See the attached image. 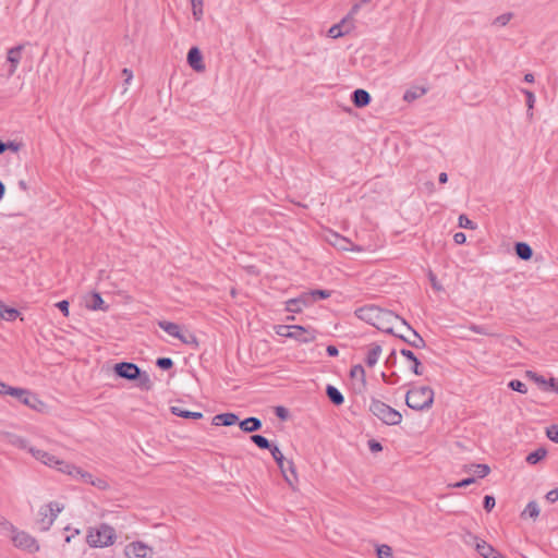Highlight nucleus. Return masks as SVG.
I'll return each mask as SVG.
<instances>
[{"mask_svg":"<svg viewBox=\"0 0 558 558\" xmlns=\"http://www.w3.org/2000/svg\"><path fill=\"white\" fill-rule=\"evenodd\" d=\"M546 500L554 504L558 500V488L551 489L546 494Z\"/></svg>","mask_w":558,"mask_h":558,"instance_id":"nucleus-55","label":"nucleus"},{"mask_svg":"<svg viewBox=\"0 0 558 558\" xmlns=\"http://www.w3.org/2000/svg\"><path fill=\"white\" fill-rule=\"evenodd\" d=\"M459 227L469 229V230L476 229L475 222H473L471 219H469L465 215L459 216Z\"/></svg>","mask_w":558,"mask_h":558,"instance_id":"nucleus-47","label":"nucleus"},{"mask_svg":"<svg viewBox=\"0 0 558 558\" xmlns=\"http://www.w3.org/2000/svg\"><path fill=\"white\" fill-rule=\"evenodd\" d=\"M156 365L161 369H170L173 366V361L170 357H159Z\"/></svg>","mask_w":558,"mask_h":558,"instance_id":"nucleus-51","label":"nucleus"},{"mask_svg":"<svg viewBox=\"0 0 558 558\" xmlns=\"http://www.w3.org/2000/svg\"><path fill=\"white\" fill-rule=\"evenodd\" d=\"M5 438L9 445L14 446L16 448L25 449L28 451V448L31 447L27 439H25L22 436L15 434H8Z\"/></svg>","mask_w":558,"mask_h":558,"instance_id":"nucleus-29","label":"nucleus"},{"mask_svg":"<svg viewBox=\"0 0 558 558\" xmlns=\"http://www.w3.org/2000/svg\"><path fill=\"white\" fill-rule=\"evenodd\" d=\"M305 294H306V296H308V301L312 304V303H314L318 299H327V298H329L330 296V291L317 289V290H313L311 292H306Z\"/></svg>","mask_w":558,"mask_h":558,"instance_id":"nucleus-36","label":"nucleus"},{"mask_svg":"<svg viewBox=\"0 0 558 558\" xmlns=\"http://www.w3.org/2000/svg\"><path fill=\"white\" fill-rule=\"evenodd\" d=\"M72 480L81 481L86 484H90L99 489H106L108 484L102 478H94V476L81 469L72 468Z\"/></svg>","mask_w":558,"mask_h":558,"instance_id":"nucleus-11","label":"nucleus"},{"mask_svg":"<svg viewBox=\"0 0 558 558\" xmlns=\"http://www.w3.org/2000/svg\"><path fill=\"white\" fill-rule=\"evenodd\" d=\"M353 27V24L349 23V17H344L341 20L340 23L332 25L328 31V36L331 38H338L345 34H348L351 28Z\"/></svg>","mask_w":558,"mask_h":558,"instance_id":"nucleus-18","label":"nucleus"},{"mask_svg":"<svg viewBox=\"0 0 558 558\" xmlns=\"http://www.w3.org/2000/svg\"><path fill=\"white\" fill-rule=\"evenodd\" d=\"M282 329L288 330V332H279L282 336L295 339L302 343H308L316 339V331L313 329H306L302 326H282Z\"/></svg>","mask_w":558,"mask_h":558,"instance_id":"nucleus-8","label":"nucleus"},{"mask_svg":"<svg viewBox=\"0 0 558 558\" xmlns=\"http://www.w3.org/2000/svg\"><path fill=\"white\" fill-rule=\"evenodd\" d=\"M369 411L386 425H399L402 414L378 399H372Z\"/></svg>","mask_w":558,"mask_h":558,"instance_id":"nucleus-5","label":"nucleus"},{"mask_svg":"<svg viewBox=\"0 0 558 558\" xmlns=\"http://www.w3.org/2000/svg\"><path fill=\"white\" fill-rule=\"evenodd\" d=\"M28 391V389L11 387L8 395L16 398L20 402H22V399H24Z\"/></svg>","mask_w":558,"mask_h":558,"instance_id":"nucleus-48","label":"nucleus"},{"mask_svg":"<svg viewBox=\"0 0 558 558\" xmlns=\"http://www.w3.org/2000/svg\"><path fill=\"white\" fill-rule=\"evenodd\" d=\"M262 421L258 417L250 416L239 423V426L244 433H253L262 428Z\"/></svg>","mask_w":558,"mask_h":558,"instance_id":"nucleus-21","label":"nucleus"},{"mask_svg":"<svg viewBox=\"0 0 558 558\" xmlns=\"http://www.w3.org/2000/svg\"><path fill=\"white\" fill-rule=\"evenodd\" d=\"M521 92L525 95V98H526L527 116L532 117L533 116L532 109L534 108V104L536 100L535 95H534V93H532L529 89H522Z\"/></svg>","mask_w":558,"mask_h":558,"instance_id":"nucleus-40","label":"nucleus"},{"mask_svg":"<svg viewBox=\"0 0 558 558\" xmlns=\"http://www.w3.org/2000/svg\"><path fill=\"white\" fill-rule=\"evenodd\" d=\"M269 450H270V453H271L274 460L276 461V463L278 464L279 469L281 470V472H282V474L284 476V480L289 483V485L292 486V480L287 474L286 464L288 465V470L290 471L292 477L294 480H296V471H295L293 462L292 461H286L282 452L280 451V449L277 446H271L269 448Z\"/></svg>","mask_w":558,"mask_h":558,"instance_id":"nucleus-9","label":"nucleus"},{"mask_svg":"<svg viewBox=\"0 0 558 558\" xmlns=\"http://www.w3.org/2000/svg\"><path fill=\"white\" fill-rule=\"evenodd\" d=\"M122 75L124 76V84H126V85H128V84H130V82H131V81H132V78H133V73H132V71H131L130 69L124 68V69L122 70Z\"/></svg>","mask_w":558,"mask_h":558,"instance_id":"nucleus-59","label":"nucleus"},{"mask_svg":"<svg viewBox=\"0 0 558 558\" xmlns=\"http://www.w3.org/2000/svg\"><path fill=\"white\" fill-rule=\"evenodd\" d=\"M22 403L36 412H47V405L32 391H28L24 399H22Z\"/></svg>","mask_w":558,"mask_h":558,"instance_id":"nucleus-16","label":"nucleus"},{"mask_svg":"<svg viewBox=\"0 0 558 558\" xmlns=\"http://www.w3.org/2000/svg\"><path fill=\"white\" fill-rule=\"evenodd\" d=\"M2 526L11 533L10 537L15 547L28 553H36L39 550L37 541L27 532L19 531L10 522H3Z\"/></svg>","mask_w":558,"mask_h":558,"instance_id":"nucleus-6","label":"nucleus"},{"mask_svg":"<svg viewBox=\"0 0 558 558\" xmlns=\"http://www.w3.org/2000/svg\"><path fill=\"white\" fill-rule=\"evenodd\" d=\"M337 239H338L339 243H336V244L339 245V247L341 250H351V251H357V252L362 251V248L360 246H353L351 244V242L344 238H339L337 235Z\"/></svg>","mask_w":558,"mask_h":558,"instance_id":"nucleus-44","label":"nucleus"},{"mask_svg":"<svg viewBox=\"0 0 558 558\" xmlns=\"http://www.w3.org/2000/svg\"><path fill=\"white\" fill-rule=\"evenodd\" d=\"M400 353H401L402 356H404L405 359L411 361V363H412L411 371L415 375H422L423 374V368L421 367V362L418 361V359L415 356V354L411 350L401 349Z\"/></svg>","mask_w":558,"mask_h":558,"instance_id":"nucleus-23","label":"nucleus"},{"mask_svg":"<svg viewBox=\"0 0 558 558\" xmlns=\"http://www.w3.org/2000/svg\"><path fill=\"white\" fill-rule=\"evenodd\" d=\"M381 354V347L379 344H372L371 349L367 352L365 362L367 366L373 367L378 362V359Z\"/></svg>","mask_w":558,"mask_h":558,"instance_id":"nucleus-28","label":"nucleus"},{"mask_svg":"<svg viewBox=\"0 0 558 558\" xmlns=\"http://www.w3.org/2000/svg\"><path fill=\"white\" fill-rule=\"evenodd\" d=\"M124 554L126 558H151L153 549L142 542H133L125 547Z\"/></svg>","mask_w":558,"mask_h":558,"instance_id":"nucleus-10","label":"nucleus"},{"mask_svg":"<svg viewBox=\"0 0 558 558\" xmlns=\"http://www.w3.org/2000/svg\"><path fill=\"white\" fill-rule=\"evenodd\" d=\"M170 410L173 415H177V416H180L183 418L199 420L203 417L202 412L189 411V410L183 409L181 405H172L170 408Z\"/></svg>","mask_w":558,"mask_h":558,"instance_id":"nucleus-24","label":"nucleus"},{"mask_svg":"<svg viewBox=\"0 0 558 558\" xmlns=\"http://www.w3.org/2000/svg\"><path fill=\"white\" fill-rule=\"evenodd\" d=\"M116 537L114 529L102 523L89 529L86 541L90 547H107L114 543Z\"/></svg>","mask_w":558,"mask_h":558,"instance_id":"nucleus-3","label":"nucleus"},{"mask_svg":"<svg viewBox=\"0 0 558 558\" xmlns=\"http://www.w3.org/2000/svg\"><path fill=\"white\" fill-rule=\"evenodd\" d=\"M405 402L413 410H428L434 403V390L428 386L414 387L407 392Z\"/></svg>","mask_w":558,"mask_h":558,"instance_id":"nucleus-2","label":"nucleus"},{"mask_svg":"<svg viewBox=\"0 0 558 558\" xmlns=\"http://www.w3.org/2000/svg\"><path fill=\"white\" fill-rule=\"evenodd\" d=\"M546 436L554 442L558 444V425L553 424L546 428Z\"/></svg>","mask_w":558,"mask_h":558,"instance_id":"nucleus-49","label":"nucleus"},{"mask_svg":"<svg viewBox=\"0 0 558 558\" xmlns=\"http://www.w3.org/2000/svg\"><path fill=\"white\" fill-rule=\"evenodd\" d=\"M105 302L99 293H93L85 300V305L87 308L97 311L102 310L106 311L107 306H104Z\"/></svg>","mask_w":558,"mask_h":558,"instance_id":"nucleus-25","label":"nucleus"},{"mask_svg":"<svg viewBox=\"0 0 558 558\" xmlns=\"http://www.w3.org/2000/svg\"><path fill=\"white\" fill-rule=\"evenodd\" d=\"M251 440L260 449H268L272 446L270 441L262 435H252Z\"/></svg>","mask_w":558,"mask_h":558,"instance_id":"nucleus-38","label":"nucleus"},{"mask_svg":"<svg viewBox=\"0 0 558 558\" xmlns=\"http://www.w3.org/2000/svg\"><path fill=\"white\" fill-rule=\"evenodd\" d=\"M546 454H547L546 449L538 448L535 451L527 454L526 462L530 464H536L537 462L543 460L546 457Z\"/></svg>","mask_w":558,"mask_h":558,"instance_id":"nucleus-33","label":"nucleus"},{"mask_svg":"<svg viewBox=\"0 0 558 558\" xmlns=\"http://www.w3.org/2000/svg\"><path fill=\"white\" fill-rule=\"evenodd\" d=\"M5 144V150H11L13 153H17L21 148V144L14 141H9Z\"/></svg>","mask_w":558,"mask_h":558,"instance_id":"nucleus-56","label":"nucleus"},{"mask_svg":"<svg viewBox=\"0 0 558 558\" xmlns=\"http://www.w3.org/2000/svg\"><path fill=\"white\" fill-rule=\"evenodd\" d=\"M158 326L160 329L166 331L168 335L177 338L180 337V327L175 323L167 322V320H159Z\"/></svg>","mask_w":558,"mask_h":558,"instance_id":"nucleus-30","label":"nucleus"},{"mask_svg":"<svg viewBox=\"0 0 558 558\" xmlns=\"http://www.w3.org/2000/svg\"><path fill=\"white\" fill-rule=\"evenodd\" d=\"M181 342L185 344H194L197 345V339L193 333H182L180 332V337H177Z\"/></svg>","mask_w":558,"mask_h":558,"instance_id":"nucleus-50","label":"nucleus"},{"mask_svg":"<svg viewBox=\"0 0 558 558\" xmlns=\"http://www.w3.org/2000/svg\"><path fill=\"white\" fill-rule=\"evenodd\" d=\"M371 99L369 93L365 89L359 88L352 93V102L357 108L366 107L371 102Z\"/></svg>","mask_w":558,"mask_h":558,"instance_id":"nucleus-20","label":"nucleus"},{"mask_svg":"<svg viewBox=\"0 0 558 558\" xmlns=\"http://www.w3.org/2000/svg\"><path fill=\"white\" fill-rule=\"evenodd\" d=\"M475 548L484 558H504L492 545L483 539L475 538Z\"/></svg>","mask_w":558,"mask_h":558,"instance_id":"nucleus-17","label":"nucleus"},{"mask_svg":"<svg viewBox=\"0 0 558 558\" xmlns=\"http://www.w3.org/2000/svg\"><path fill=\"white\" fill-rule=\"evenodd\" d=\"M474 482H475L474 477H468V478H464V480H462L460 482H457L452 486L457 487V488H462V487H466V486L473 484Z\"/></svg>","mask_w":558,"mask_h":558,"instance_id":"nucleus-54","label":"nucleus"},{"mask_svg":"<svg viewBox=\"0 0 558 558\" xmlns=\"http://www.w3.org/2000/svg\"><path fill=\"white\" fill-rule=\"evenodd\" d=\"M377 557L378 558H391L392 557V549L388 545H379L376 549Z\"/></svg>","mask_w":558,"mask_h":558,"instance_id":"nucleus-42","label":"nucleus"},{"mask_svg":"<svg viewBox=\"0 0 558 558\" xmlns=\"http://www.w3.org/2000/svg\"><path fill=\"white\" fill-rule=\"evenodd\" d=\"M539 515V508L536 501H530L522 512V517L536 519Z\"/></svg>","mask_w":558,"mask_h":558,"instance_id":"nucleus-34","label":"nucleus"},{"mask_svg":"<svg viewBox=\"0 0 558 558\" xmlns=\"http://www.w3.org/2000/svg\"><path fill=\"white\" fill-rule=\"evenodd\" d=\"M193 16L196 21L203 17V0H191Z\"/></svg>","mask_w":558,"mask_h":558,"instance_id":"nucleus-39","label":"nucleus"},{"mask_svg":"<svg viewBox=\"0 0 558 558\" xmlns=\"http://www.w3.org/2000/svg\"><path fill=\"white\" fill-rule=\"evenodd\" d=\"M137 386L143 390H150L153 388V381L150 376L146 372L140 369V377H136Z\"/></svg>","mask_w":558,"mask_h":558,"instance_id":"nucleus-32","label":"nucleus"},{"mask_svg":"<svg viewBox=\"0 0 558 558\" xmlns=\"http://www.w3.org/2000/svg\"><path fill=\"white\" fill-rule=\"evenodd\" d=\"M28 452L43 464L57 469L62 473H70V464L63 459L35 447H29Z\"/></svg>","mask_w":558,"mask_h":558,"instance_id":"nucleus-7","label":"nucleus"},{"mask_svg":"<svg viewBox=\"0 0 558 558\" xmlns=\"http://www.w3.org/2000/svg\"><path fill=\"white\" fill-rule=\"evenodd\" d=\"M356 316L361 320L376 327L378 330H381L390 335H396V332L393 331V322H401L402 319L393 312L384 310L376 305H365L363 307H360L356 311Z\"/></svg>","mask_w":558,"mask_h":558,"instance_id":"nucleus-1","label":"nucleus"},{"mask_svg":"<svg viewBox=\"0 0 558 558\" xmlns=\"http://www.w3.org/2000/svg\"><path fill=\"white\" fill-rule=\"evenodd\" d=\"M368 447L372 452H378L383 449L381 445L376 440H369Z\"/></svg>","mask_w":558,"mask_h":558,"instance_id":"nucleus-58","label":"nucleus"},{"mask_svg":"<svg viewBox=\"0 0 558 558\" xmlns=\"http://www.w3.org/2000/svg\"><path fill=\"white\" fill-rule=\"evenodd\" d=\"M140 369L136 364L130 362H121L114 365V373L128 380H136V377H140Z\"/></svg>","mask_w":558,"mask_h":558,"instance_id":"nucleus-12","label":"nucleus"},{"mask_svg":"<svg viewBox=\"0 0 558 558\" xmlns=\"http://www.w3.org/2000/svg\"><path fill=\"white\" fill-rule=\"evenodd\" d=\"M496 505L495 498L493 496L486 495L483 500L484 509L490 511Z\"/></svg>","mask_w":558,"mask_h":558,"instance_id":"nucleus-52","label":"nucleus"},{"mask_svg":"<svg viewBox=\"0 0 558 558\" xmlns=\"http://www.w3.org/2000/svg\"><path fill=\"white\" fill-rule=\"evenodd\" d=\"M514 251H515L517 256L523 260L531 259V257L533 255L532 247L527 243H524V242L515 243Z\"/></svg>","mask_w":558,"mask_h":558,"instance_id":"nucleus-26","label":"nucleus"},{"mask_svg":"<svg viewBox=\"0 0 558 558\" xmlns=\"http://www.w3.org/2000/svg\"><path fill=\"white\" fill-rule=\"evenodd\" d=\"M276 415L279 417V418H282V420H286L287 416H288V411L286 408L283 407H277L276 408Z\"/></svg>","mask_w":558,"mask_h":558,"instance_id":"nucleus-61","label":"nucleus"},{"mask_svg":"<svg viewBox=\"0 0 558 558\" xmlns=\"http://www.w3.org/2000/svg\"><path fill=\"white\" fill-rule=\"evenodd\" d=\"M17 316H19L17 310H15L13 307H7L3 304V307L0 313V319H5V320L11 322V320H14Z\"/></svg>","mask_w":558,"mask_h":558,"instance_id":"nucleus-37","label":"nucleus"},{"mask_svg":"<svg viewBox=\"0 0 558 558\" xmlns=\"http://www.w3.org/2000/svg\"><path fill=\"white\" fill-rule=\"evenodd\" d=\"M401 324L403 326H405L413 335V338L412 339H409V338H405L403 335H398L396 333L395 336H397L398 338L402 339L404 342L409 343L411 347L415 348V349H422L424 348L426 344H425V341L424 339L417 333L416 330H414L405 319H401Z\"/></svg>","mask_w":558,"mask_h":558,"instance_id":"nucleus-14","label":"nucleus"},{"mask_svg":"<svg viewBox=\"0 0 558 558\" xmlns=\"http://www.w3.org/2000/svg\"><path fill=\"white\" fill-rule=\"evenodd\" d=\"M508 386L512 390L518 391L520 393H526L527 392L526 385L523 381L519 380V379L511 380Z\"/></svg>","mask_w":558,"mask_h":558,"instance_id":"nucleus-43","label":"nucleus"},{"mask_svg":"<svg viewBox=\"0 0 558 558\" xmlns=\"http://www.w3.org/2000/svg\"><path fill=\"white\" fill-rule=\"evenodd\" d=\"M360 10V4L359 3H355L352 5L349 14L345 16V17H349V23L350 24H353V16L359 12Z\"/></svg>","mask_w":558,"mask_h":558,"instance_id":"nucleus-57","label":"nucleus"},{"mask_svg":"<svg viewBox=\"0 0 558 558\" xmlns=\"http://www.w3.org/2000/svg\"><path fill=\"white\" fill-rule=\"evenodd\" d=\"M425 93H426V89L422 88V87H415L412 89H408L403 95V99L405 101H413V100L422 97L423 95H425Z\"/></svg>","mask_w":558,"mask_h":558,"instance_id":"nucleus-35","label":"nucleus"},{"mask_svg":"<svg viewBox=\"0 0 558 558\" xmlns=\"http://www.w3.org/2000/svg\"><path fill=\"white\" fill-rule=\"evenodd\" d=\"M310 304L308 296L303 293L299 298L291 299L287 302V311L291 313H300L303 307L308 306Z\"/></svg>","mask_w":558,"mask_h":558,"instance_id":"nucleus-19","label":"nucleus"},{"mask_svg":"<svg viewBox=\"0 0 558 558\" xmlns=\"http://www.w3.org/2000/svg\"><path fill=\"white\" fill-rule=\"evenodd\" d=\"M453 240L457 244H463L466 241V235L463 232H457L453 235Z\"/></svg>","mask_w":558,"mask_h":558,"instance_id":"nucleus-60","label":"nucleus"},{"mask_svg":"<svg viewBox=\"0 0 558 558\" xmlns=\"http://www.w3.org/2000/svg\"><path fill=\"white\" fill-rule=\"evenodd\" d=\"M350 375L353 378H360L362 381H365V369L362 365H354L351 371Z\"/></svg>","mask_w":558,"mask_h":558,"instance_id":"nucleus-46","label":"nucleus"},{"mask_svg":"<svg viewBox=\"0 0 558 558\" xmlns=\"http://www.w3.org/2000/svg\"><path fill=\"white\" fill-rule=\"evenodd\" d=\"M65 506L58 501H50L43 505L36 515V524L40 531H48L54 520L64 510Z\"/></svg>","mask_w":558,"mask_h":558,"instance_id":"nucleus-4","label":"nucleus"},{"mask_svg":"<svg viewBox=\"0 0 558 558\" xmlns=\"http://www.w3.org/2000/svg\"><path fill=\"white\" fill-rule=\"evenodd\" d=\"M56 306L65 315H69L70 302L68 300H62L56 304Z\"/></svg>","mask_w":558,"mask_h":558,"instance_id":"nucleus-53","label":"nucleus"},{"mask_svg":"<svg viewBox=\"0 0 558 558\" xmlns=\"http://www.w3.org/2000/svg\"><path fill=\"white\" fill-rule=\"evenodd\" d=\"M548 386L550 387L551 390L558 392V379L550 378V380L548 381Z\"/></svg>","mask_w":558,"mask_h":558,"instance_id":"nucleus-64","label":"nucleus"},{"mask_svg":"<svg viewBox=\"0 0 558 558\" xmlns=\"http://www.w3.org/2000/svg\"><path fill=\"white\" fill-rule=\"evenodd\" d=\"M239 421V417L234 413H221L217 414L213 418L214 425L231 426Z\"/></svg>","mask_w":558,"mask_h":558,"instance_id":"nucleus-22","label":"nucleus"},{"mask_svg":"<svg viewBox=\"0 0 558 558\" xmlns=\"http://www.w3.org/2000/svg\"><path fill=\"white\" fill-rule=\"evenodd\" d=\"M326 395L327 397L329 398V400L335 404V405H341L343 402H344V397L343 395L340 392V390L332 386V385H328L327 388H326Z\"/></svg>","mask_w":558,"mask_h":558,"instance_id":"nucleus-27","label":"nucleus"},{"mask_svg":"<svg viewBox=\"0 0 558 558\" xmlns=\"http://www.w3.org/2000/svg\"><path fill=\"white\" fill-rule=\"evenodd\" d=\"M187 63L189 65L197 71L202 72L205 70V64L203 62V56L201 50L197 47H192L187 52Z\"/></svg>","mask_w":558,"mask_h":558,"instance_id":"nucleus-15","label":"nucleus"},{"mask_svg":"<svg viewBox=\"0 0 558 558\" xmlns=\"http://www.w3.org/2000/svg\"><path fill=\"white\" fill-rule=\"evenodd\" d=\"M466 471L472 472L478 478H483L489 474L490 468L487 464H471Z\"/></svg>","mask_w":558,"mask_h":558,"instance_id":"nucleus-31","label":"nucleus"},{"mask_svg":"<svg viewBox=\"0 0 558 558\" xmlns=\"http://www.w3.org/2000/svg\"><path fill=\"white\" fill-rule=\"evenodd\" d=\"M470 330L475 333H478V335H485V336H490V337L497 336L495 332H492L487 327L482 326V325L473 324L470 326Z\"/></svg>","mask_w":558,"mask_h":558,"instance_id":"nucleus-45","label":"nucleus"},{"mask_svg":"<svg viewBox=\"0 0 558 558\" xmlns=\"http://www.w3.org/2000/svg\"><path fill=\"white\" fill-rule=\"evenodd\" d=\"M429 280H430L432 287L435 290L440 291L442 289V287L438 283L436 276L433 272H429Z\"/></svg>","mask_w":558,"mask_h":558,"instance_id":"nucleus-62","label":"nucleus"},{"mask_svg":"<svg viewBox=\"0 0 558 558\" xmlns=\"http://www.w3.org/2000/svg\"><path fill=\"white\" fill-rule=\"evenodd\" d=\"M512 17H513V13H511V12L504 13V14L497 16L493 21V25L506 26L511 21Z\"/></svg>","mask_w":558,"mask_h":558,"instance_id":"nucleus-41","label":"nucleus"},{"mask_svg":"<svg viewBox=\"0 0 558 558\" xmlns=\"http://www.w3.org/2000/svg\"><path fill=\"white\" fill-rule=\"evenodd\" d=\"M326 351L329 356H337L339 353L338 349L335 345H328Z\"/></svg>","mask_w":558,"mask_h":558,"instance_id":"nucleus-63","label":"nucleus"},{"mask_svg":"<svg viewBox=\"0 0 558 558\" xmlns=\"http://www.w3.org/2000/svg\"><path fill=\"white\" fill-rule=\"evenodd\" d=\"M23 49H24V46L19 45V46L10 48L8 50V52H7V63H8L7 76L8 77H11L16 72V69L22 59Z\"/></svg>","mask_w":558,"mask_h":558,"instance_id":"nucleus-13","label":"nucleus"}]
</instances>
